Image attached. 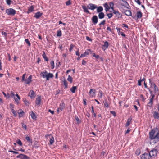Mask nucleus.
<instances>
[{"label":"nucleus","instance_id":"7","mask_svg":"<svg viewBox=\"0 0 159 159\" xmlns=\"http://www.w3.org/2000/svg\"><path fill=\"white\" fill-rule=\"evenodd\" d=\"M45 137L46 138H49L50 139V143L51 145H52L54 142V139L53 137L51 134H47L45 135Z\"/></svg>","mask_w":159,"mask_h":159},{"label":"nucleus","instance_id":"40","mask_svg":"<svg viewBox=\"0 0 159 159\" xmlns=\"http://www.w3.org/2000/svg\"><path fill=\"white\" fill-rule=\"evenodd\" d=\"M89 52H91V51L90 49H88L87 50H86L84 53L85 56H86L88 55Z\"/></svg>","mask_w":159,"mask_h":159},{"label":"nucleus","instance_id":"24","mask_svg":"<svg viewBox=\"0 0 159 159\" xmlns=\"http://www.w3.org/2000/svg\"><path fill=\"white\" fill-rule=\"evenodd\" d=\"M41 102V98L40 96L36 98L35 103L37 105H39Z\"/></svg>","mask_w":159,"mask_h":159},{"label":"nucleus","instance_id":"44","mask_svg":"<svg viewBox=\"0 0 159 159\" xmlns=\"http://www.w3.org/2000/svg\"><path fill=\"white\" fill-rule=\"evenodd\" d=\"M50 64L51 66V69H53L54 68V63L53 61H51Z\"/></svg>","mask_w":159,"mask_h":159},{"label":"nucleus","instance_id":"62","mask_svg":"<svg viewBox=\"0 0 159 159\" xmlns=\"http://www.w3.org/2000/svg\"><path fill=\"white\" fill-rule=\"evenodd\" d=\"M2 35H4L5 37H6L7 35V34L5 32L2 31Z\"/></svg>","mask_w":159,"mask_h":159},{"label":"nucleus","instance_id":"11","mask_svg":"<svg viewBox=\"0 0 159 159\" xmlns=\"http://www.w3.org/2000/svg\"><path fill=\"white\" fill-rule=\"evenodd\" d=\"M92 21L94 25L96 24L98 22V18L97 16L96 15L93 16L92 18Z\"/></svg>","mask_w":159,"mask_h":159},{"label":"nucleus","instance_id":"13","mask_svg":"<svg viewBox=\"0 0 159 159\" xmlns=\"http://www.w3.org/2000/svg\"><path fill=\"white\" fill-rule=\"evenodd\" d=\"M113 11V13L116 15V17H117L118 18H119L121 17L122 15L119 11H116L115 10H114Z\"/></svg>","mask_w":159,"mask_h":159},{"label":"nucleus","instance_id":"30","mask_svg":"<svg viewBox=\"0 0 159 159\" xmlns=\"http://www.w3.org/2000/svg\"><path fill=\"white\" fill-rule=\"evenodd\" d=\"M77 89L76 86H73L70 89V91L72 93H74L75 92V90Z\"/></svg>","mask_w":159,"mask_h":159},{"label":"nucleus","instance_id":"43","mask_svg":"<svg viewBox=\"0 0 159 159\" xmlns=\"http://www.w3.org/2000/svg\"><path fill=\"white\" fill-rule=\"evenodd\" d=\"M11 110L14 116L16 117L17 115L16 111L13 109H11Z\"/></svg>","mask_w":159,"mask_h":159},{"label":"nucleus","instance_id":"35","mask_svg":"<svg viewBox=\"0 0 159 159\" xmlns=\"http://www.w3.org/2000/svg\"><path fill=\"white\" fill-rule=\"evenodd\" d=\"M67 80L69 81L70 83H71L73 82V79L72 77L69 75L68 76V77L67 79Z\"/></svg>","mask_w":159,"mask_h":159},{"label":"nucleus","instance_id":"32","mask_svg":"<svg viewBox=\"0 0 159 159\" xmlns=\"http://www.w3.org/2000/svg\"><path fill=\"white\" fill-rule=\"evenodd\" d=\"M109 7L110 9L111 8L113 11H114V8H113L114 6V3L113 2H110L109 3Z\"/></svg>","mask_w":159,"mask_h":159},{"label":"nucleus","instance_id":"48","mask_svg":"<svg viewBox=\"0 0 159 159\" xmlns=\"http://www.w3.org/2000/svg\"><path fill=\"white\" fill-rule=\"evenodd\" d=\"M99 98H102V94L103 93L102 91L101 90H100L99 91Z\"/></svg>","mask_w":159,"mask_h":159},{"label":"nucleus","instance_id":"9","mask_svg":"<svg viewBox=\"0 0 159 159\" xmlns=\"http://www.w3.org/2000/svg\"><path fill=\"white\" fill-rule=\"evenodd\" d=\"M150 158L149 154L147 153H144L141 156V159H150Z\"/></svg>","mask_w":159,"mask_h":159},{"label":"nucleus","instance_id":"2","mask_svg":"<svg viewBox=\"0 0 159 159\" xmlns=\"http://www.w3.org/2000/svg\"><path fill=\"white\" fill-rule=\"evenodd\" d=\"M82 7L84 12L88 14H90V12L88 9L93 11L95 9H96L97 7V6L92 3H89L87 6L85 5H82Z\"/></svg>","mask_w":159,"mask_h":159},{"label":"nucleus","instance_id":"1","mask_svg":"<svg viewBox=\"0 0 159 159\" xmlns=\"http://www.w3.org/2000/svg\"><path fill=\"white\" fill-rule=\"evenodd\" d=\"M149 138L150 144H154L159 142V131L158 128H153L151 130L149 133Z\"/></svg>","mask_w":159,"mask_h":159},{"label":"nucleus","instance_id":"47","mask_svg":"<svg viewBox=\"0 0 159 159\" xmlns=\"http://www.w3.org/2000/svg\"><path fill=\"white\" fill-rule=\"evenodd\" d=\"M105 22H106V21L105 20H104L103 21H102V22H101L99 25L100 27H101L102 25H104L105 23Z\"/></svg>","mask_w":159,"mask_h":159},{"label":"nucleus","instance_id":"4","mask_svg":"<svg viewBox=\"0 0 159 159\" xmlns=\"http://www.w3.org/2000/svg\"><path fill=\"white\" fill-rule=\"evenodd\" d=\"M158 152L157 150L155 148L148 151L149 154L151 158H154L157 157Z\"/></svg>","mask_w":159,"mask_h":159},{"label":"nucleus","instance_id":"34","mask_svg":"<svg viewBox=\"0 0 159 159\" xmlns=\"http://www.w3.org/2000/svg\"><path fill=\"white\" fill-rule=\"evenodd\" d=\"M131 120H132L131 118H129L128 119L127 122L125 125V126L126 127H128L129 125L130 122Z\"/></svg>","mask_w":159,"mask_h":159},{"label":"nucleus","instance_id":"16","mask_svg":"<svg viewBox=\"0 0 159 159\" xmlns=\"http://www.w3.org/2000/svg\"><path fill=\"white\" fill-rule=\"evenodd\" d=\"M18 113L19 114V117L20 118L22 117L25 114V113L22 110L20 109L18 111Z\"/></svg>","mask_w":159,"mask_h":159},{"label":"nucleus","instance_id":"51","mask_svg":"<svg viewBox=\"0 0 159 159\" xmlns=\"http://www.w3.org/2000/svg\"><path fill=\"white\" fill-rule=\"evenodd\" d=\"M142 82V80H141V79L139 80L138 81V85L139 86H140L141 85V82Z\"/></svg>","mask_w":159,"mask_h":159},{"label":"nucleus","instance_id":"39","mask_svg":"<svg viewBox=\"0 0 159 159\" xmlns=\"http://www.w3.org/2000/svg\"><path fill=\"white\" fill-rule=\"evenodd\" d=\"M23 102L24 103L26 106H28L29 104V103L28 100H27L26 99L24 98L23 99Z\"/></svg>","mask_w":159,"mask_h":159},{"label":"nucleus","instance_id":"20","mask_svg":"<svg viewBox=\"0 0 159 159\" xmlns=\"http://www.w3.org/2000/svg\"><path fill=\"white\" fill-rule=\"evenodd\" d=\"M35 93L33 90H30L29 93V96H30L31 98H34L35 97Z\"/></svg>","mask_w":159,"mask_h":159},{"label":"nucleus","instance_id":"41","mask_svg":"<svg viewBox=\"0 0 159 159\" xmlns=\"http://www.w3.org/2000/svg\"><path fill=\"white\" fill-rule=\"evenodd\" d=\"M57 36L58 37H60L62 35L61 32V30H59L57 31Z\"/></svg>","mask_w":159,"mask_h":159},{"label":"nucleus","instance_id":"17","mask_svg":"<svg viewBox=\"0 0 159 159\" xmlns=\"http://www.w3.org/2000/svg\"><path fill=\"white\" fill-rule=\"evenodd\" d=\"M15 96L17 97V98H16L15 97H14V99L15 100V101L18 104L19 103V101L20 99V98L17 94H16L15 95Z\"/></svg>","mask_w":159,"mask_h":159},{"label":"nucleus","instance_id":"37","mask_svg":"<svg viewBox=\"0 0 159 159\" xmlns=\"http://www.w3.org/2000/svg\"><path fill=\"white\" fill-rule=\"evenodd\" d=\"M16 143H17L18 144H19L20 146H21L22 145V143L21 141L19 139H18L16 141Z\"/></svg>","mask_w":159,"mask_h":159},{"label":"nucleus","instance_id":"45","mask_svg":"<svg viewBox=\"0 0 159 159\" xmlns=\"http://www.w3.org/2000/svg\"><path fill=\"white\" fill-rule=\"evenodd\" d=\"M25 42L28 44V45L29 46H30V43L29 41V40L28 39H25Z\"/></svg>","mask_w":159,"mask_h":159},{"label":"nucleus","instance_id":"10","mask_svg":"<svg viewBox=\"0 0 159 159\" xmlns=\"http://www.w3.org/2000/svg\"><path fill=\"white\" fill-rule=\"evenodd\" d=\"M95 90L93 89H91L90 90V91L89 92V94L90 95V97H93L95 96Z\"/></svg>","mask_w":159,"mask_h":159},{"label":"nucleus","instance_id":"38","mask_svg":"<svg viewBox=\"0 0 159 159\" xmlns=\"http://www.w3.org/2000/svg\"><path fill=\"white\" fill-rule=\"evenodd\" d=\"M149 83L150 84V88H152L154 86V84H155V83L152 82L150 79H149Z\"/></svg>","mask_w":159,"mask_h":159},{"label":"nucleus","instance_id":"55","mask_svg":"<svg viewBox=\"0 0 159 159\" xmlns=\"http://www.w3.org/2000/svg\"><path fill=\"white\" fill-rule=\"evenodd\" d=\"M8 5H10L11 4V0H6V1Z\"/></svg>","mask_w":159,"mask_h":159},{"label":"nucleus","instance_id":"56","mask_svg":"<svg viewBox=\"0 0 159 159\" xmlns=\"http://www.w3.org/2000/svg\"><path fill=\"white\" fill-rule=\"evenodd\" d=\"M8 152H12L14 154H18L19 153L17 152L13 151L12 150H9Z\"/></svg>","mask_w":159,"mask_h":159},{"label":"nucleus","instance_id":"46","mask_svg":"<svg viewBox=\"0 0 159 159\" xmlns=\"http://www.w3.org/2000/svg\"><path fill=\"white\" fill-rule=\"evenodd\" d=\"M105 102L104 103V105H105V107H109V105H108V102H107V100H105Z\"/></svg>","mask_w":159,"mask_h":159},{"label":"nucleus","instance_id":"15","mask_svg":"<svg viewBox=\"0 0 159 159\" xmlns=\"http://www.w3.org/2000/svg\"><path fill=\"white\" fill-rule=\"evenodd\" d=\"M154 26L159 32V19H157L156 20V24L153 25Z\"/></svg>","mask_w":159,"mask_h":159},{"label":"nucleus","instance_id":"23","mask_svg":"<svg viewBox=\"0 0 159 159\" xmlns=\"http://www.w3.org/2000/svg\"><path fill=\"white\" fill-rule=\"evenodd\" d=\"M97 11L98 13L102 12V11H103V8L102 6H99L97 7Z\"/></svg>","mask_w":159,"mask_h":159},{"label":"nucleus","instance_id":"6","mask_svg":"<svg viewBox=\"0 0 159 159\" xmlns=\"http://www.w3.org/2000/svg\"><path fill=\"white\" fill-rule=\"evenodd\" d=\"M6 13L8 15L14 16L16 13V11L12 8L7 9Z\"/></svg>","mask_w":159,"mask_h":159},{"label":"nucleus","instance_id":"42","mask_svg":"<svg viewBox=\"0 0 159 159\" xmlns=\"http://www.w3.org/2000/svg\"><path fill=\"white\" fill-rule=\"evenodd\" d=\"M154 93H156L157 91H158V88L157 87L155 84H154Z\"/></svg>","mask_w":159,"mask_h":159},{"label":"nucleus","instance_id":"18","mask_svg":"<svg viewBox=\"0 0 159 159\" xmlns=\"http://www.w3.org/2000/svg\"><path fill=\"white\" fill-rule=\"evenodd\" d=\"M153 116L155 119H159V113L157 111H155L154 112Z\"/></svg>","mask_w":159,"mask_h":159},{"label":"nucleus","instance_id":"61","mask_svg":"<svg viewBox=\"0 0 159 159\" xmlns=\"http://www.w3.org/2000/svg\"><path fill=\"white\" fill-rule=\"evenodd\" d=\"M48 111L50 112L52 114H54V111H52L50 109H49L48 110Z\"/></svg>","mask_w":159,"mask_h":159},{"label":"nucleus","instance_id":"36","mask_svg":"<svg viewBox=\"0 0 159 159\" xmlns=\"http://www.w3.org/2000/svg\"><path fill=\"white\" fill-rule=\"evenodd\" d=\"M42 56L46 61H47L48 60V57H47L44 52H43L42 54Z\"/></svg>","mask_w":159,"mask_h":159},{"label":"nucleus","instance_id":"27","mask_svg":"<svg viewBox=\"0 0 159 159\" xmlns=\"http://www.w3.org/2000/svg\"><path fill=\"white\" fill-rule=\"evenodd\" d=\"M105 15L103 12L99 13L98 17L100 19H102L104 17Z\"/></svg>","mask_w":159,"mask_h":159},{"label":"nucleus","instance_id":"63","mask_svg":"<svg viewBox=\"0 0 159 159\" xmlns=\"http://www.w3.org/2000/svg\"><path fill=\"white\" fill-rule=\"evenodd\" d=\"M86 63V62L84 60H82V64L83 65H85Z\"/></svg>","mask_w":159,"mask_h":159},{"label":"nucleus","instance_id":"57","mask_svg":"<svg viewBox=\"0 0 159 159\" xmlns=\"http://www.w3.org/2000/svg\"><path fill=\"white\" fill-rule=\"evenodd\" d=\"M134 1L138 4L140 5L141 4V2L139 0H134Z\"/></svg>","mask_w":159,"mask_h":159},{"label":"nucleus","instance_id":"58","mask_svg":"<svg viewBox=\"0 0 159 159\" xmlns=\"http://www.w3.org/2000/svg\"><path fill=\"white\" fill-rule=\"evenodd\" d=\"M71 4V3L70 0L67 1L66 2V5L67 6Z\"/></svg>","mask_w":159,"mask_h":159},{"label":"nucleus","instance_id":"52","mask_svg":"<svg viewBox=\"0 0 159 159\" xmlns=\"http://www.w3.org/2000/svg\"><path fill=\"white\" fill-rule=\"evenodd\" d=\"M74 45L73 44H71L70 45V48L69 49V51L71 52L73 48L74 47Z\"/></svg>","mask_w":159,"mask_h":159},{"label":"nucleus","instance_id":"64","mask_svg":"<svg viewBox=\"0 0 159 159\" xmlns=\"http://www.w3.org/2000/svg\"><path fill=\"white\" fill-rule=\"evenodd\" d=\"M110 112L113 114L114 116H116V113L115 111H110Z\"/></svg>","mask_w":159,"mask_h":159},{"label":"nucleus","instance_id":"28","mask_svg":"<svg viewBox=\"0 0 159 159\" xmlns=\"http://www.w3.org/2000/svg\"><path fill=\"white\" fill-rule=\"evenodd\" d=\"M103 6L105 7V10L106 11H107L108 10H109L110 8L109 5L107 4V3H104L103 4Z\"/></svg>","mask_w":159,"mask_h":159},{"label":"nucleus","instance_id":"12","mask_svg":"<svg viewBox=\"0 0 159 159\" xmlns=\"http://www.w3.org/2000/svg\"><path fill=\"white\" fill-rule=\"evenodd\" d=\"M32 76L30 75L28 78L25 80V84H29L32 81Z\"/></svg>","mask_w":159,"mask_h":159},{"label":"nucleus","instance_id":"49","mask_svg":"<svg viewBox=\"0 0 159 159\" xmlns=\"http://www.w3.org/2000/svg\"><path fill=\"white\" fill-rule=\"evenodd\" d=\"M107 16L108 18L110 19L112 17V16H113V14L112 13H109L107 14Z\"/></svg>","mask_w":159,"mask_h":159},{"label":"nucleus","instance_id":"26","mask_svg":"<svg viewBox=\"0 0 159 159\" xmlns=\"http://www.w3.org/2000/svg\"><path fill=\"white\" fill-rule=\"evenodd\" d=\"M34 7L33 6H30L28 9L27 13L29 14L32 12L34 11Z\"/></svg>","mask_w":159,"mask_h":159},{"label":"nucleus","instance_id":"19","mask_svg":"<svg viewBox=\"0 0 159 159\" xmlns=\"http://www.w3.org/2000/svg\"><path fill=\"white\" fill-rule=\"evenodd\" d=\"M143 15L141 12L140 11H138L136 13L137 19H140L142 16Z\"/></svg>","mask_w":159,"mask_h":159},{"label":"nucleus","instance_id":"53","mask_svg":"<svg viewBox=\"0 0 159 159\" xmlns=\"http://www.w3.org/2000/svg\"><path fill=\"white\" fill-rule=\"evenodd\" d=\"M75 118L78 123H80L79 118L77 116H75Z\"/></svg>","mask_w":159,"mask_h":159},{"label":"nucleus","instance_id":"60","mask_svg":"<svg viewBox=\"0 0 159 159\" xmlns=\"http://www.w3.org/2000/svg\"><path fill=\"white\" fill-rule=\"evenodd\" d=\"M86 39L87 40L89 41H92L91 39V38H90L88 36H86Z\"/></svg>","mask_w":159,"mask_h":159},{"label":"nucleus","instance_id":"59","mask_svg":"<svg viewBox=\"0 0 159 159\" xmlns=\"http://www.w3.org/2000/svg\"><path fill=\"white\" fill-rule=\"evenodd\" d=\"M22 126L24 128L25 130H26L27 129V127L23 123L22 124Z\"/></svg>","mask_w":159,"mask_h":159},{"label":"nucleus","instance_id":"29","mask_svg":"<svg viewBox=\"0 0 159 159\" xmlns=\"http://www.w3.org/2000/svg\"><path fill=\"white\" fill-rule=\"evenodd\" d=\"M25 139L29 143H30L31 144L32 143V139H30L29 136H26L25 137Z\"/></svg>","mask_w":159,"mask_h":159},{"label":"nucleus","instance_id":"50","mask_svg":"<svg viewBox=\"0 0 159 159\" xmlns=\"http://www.w3.org/2000/svg\"><path fill=\"white\" fill-rule=\"evenodd\" d=\"M25 75H26V74L25 73L23 74V75H22V79L21 80L22 81H25Z\"/></svg>","mask_w":159,"mask_h":159},{"label":"nucleus","instance_id":"33","mask_svg":"<svg viewBox=\"0 0 159 159\" xmlns=\"http://www.w3.org/2000/svg\"><path fill=\"white\" fill-rule=\"evenodd\" d=\"M31 118L33 119H35L36 118L35 114L33 111H32L30 114Z\"/></svg>","mask_w":159,"mask_h":159},{"label":"nucleus","instance_id":"5","mask_svg":"<svg viewBox=\"0 0 159 159\" xmlns=\"http://www.w3.org/2000/svg\"><path fill=\"white\" fill-rule=\"evenodd\" d=\"M148 89L149 91L151 94V98L150 99L149 102L148 103V106L150 107H151L153 103V100L155 97V95L153 94V91H151L149 88H148Z\"/></svg>","mask_w":159,"mask_h":159},{"label":"nucleus","instance_id":"31","mask_svg":"<svg viewBox=\"0 0 159 159\" xmlns=\"http://www.w3.org/2000/svg\"><path fill=\"white\" fill-rule=\"evenodd\" d=\"M125 14L128 16H131L132 13L130 11V10H126L125 11Z\"/></svg>","mask_w":159,"mask_h":159},{"label":"nucleus","instance_id":"22","mask_svg":"<svg viewBox=\"0 0 159 159\" xmlns=\"http://www.w3.org/2000/svg\"><path fill=\"white\" fill-rule=\"evenodd\" d=\"M108 46L109 44L108 42L107 41H105L104 42V44L102 45V48L103 49H104V50H105L108 48Z\"/></svg>","mask_w":159,"mask_h":159},{"label":"nucleus","instance_id":"14","mask_svg":"<svg viewBox=\"0 0 159 159\" xmlns=\"http://www.w3.org/2000/svg\"><path fill=\"white\" fill-rule=\"evenodd\" d=\"M42 15V13H41L40 11H38L35 14L34 17L38 19Z\"/></svg>","mask_w":159,"mask_h":159},{"label":"nucleus","instance_id":"54","mask_svg":"<svg viewBox=\"0 0 159 159\" xmlns=\"http://www.w3.org/2000/svg\"><path fill=\"white\" fill-rule=\"evenodd\" d=\"M15 94L14 93L11 91V96L12 97V98H14V97H15Z\"/></svg>","mask_w":159,"mask_h":159},{"label":"nucleus","instance_id":"25","mask_svg":"<svg viewBox=\"0 0 159 159\" xmlns=\"http://www.w3.org/2000/svg\"><path fill=\"white\" fill-rule=\"evenodd\" d=\"M64 85L65 86V88L66 89L68 87V83L66 79H64L62 80Z\"/></svg>","mask_w":159,"mask_h":159},{"label":"nucleus","instance_id":"8","mask_svg":"<svg viewBox=\"0 0 159 159\" xmlns=\"http://www.w3.org/2000/svg\"><path fill=\"white\" fill-rule=\"evenodd\" d=\"M16 157L20 159H30V158L29 157L23 154H20L17 156Z\"/></svg>","mask_w":159,"mask_h":159},{"label":"nucleus","instance_id":"3","mask_svg":"<svg viewBox=\"0 0 159 159\" xmlns=\"http://www.w3.org/2000/svg\"><path fill=\"white\" fill-rule=\"evenodd\" d=\"M41 74L43 78H46L47 80H49L50 78H52L53 77V75L52 73H48L46 70L42 72Z\"/></svg>","mask_w":159,"mask_h":159},{"label":"nucleus","instance_id":"21","mask_svg":"<svg viewBox=\"0 0 159 159\" xmlns=\"http://www.w3.org/2000/svg\"><path fill=\"white\" fill-rule=\"evenodd\" d=\"M65 107V104L64 102H61L60 103L59 107L60 111H62Z\"/></svg>","mask_w":159,"mask_h":159}]
</instances>
